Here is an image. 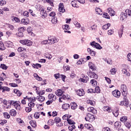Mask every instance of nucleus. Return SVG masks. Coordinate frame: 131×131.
I'll use <instances>...</instances> for the list:
<instances>
[{
    "label": "nucleus",
    "instance_id": "nucleus-1",
    "mask_svg": "<svg viewBox=\"0 0 131 131\" xmlns=\"http://www.w3.org/2000/svg\"><path fill=\"white\" fill-rule=\"evenodd\" d=\"M123 101H121L120 103V106H126V107H128L129 102L127 99V97H126V96H123Z\"/></svg>",
    "mask_w": 131,
    "mask_h": 131
},
{
    "label": "nucleus",
    "instance_id": "nucleus-2",
    "mask_svg": "<svg viewBox=\"0 0 131 131\" xmlns=\"http://www.w3.org/2000/svg\"><path fill=\"white\" fill-rule=\"evenodd\" d=\"M121 92L123 96H126L127 95V87L125 84H123L121 85Z\"/></svg>",
    "mask_w": 131,
    "mask_h": 131
},
{
    "label": "nucleus",
    "instance_id": "nucleus-3",
    "mask_svg": "<svg viewBox=\"0 0 131 131\" xmlns=\"http://www.w3.org/2000/svg\"><path fill=\"white\" fill-rule=\"evenodd\" d=\"M85 120L86 121H89V122H93L95 120V116L91 115V114H88L85 117Z\"/></svg>",
    "mask_w": 131,
    "mask_h": 131
},
{
    "label": "nucleus",
    "instance_id": "nucleus-4",
    "mask_svg": "<svg viewBox=\"0 0 131 131\" xmlns=\"http://www.w3.org/2000/svg\"><path fill=\"white\" fill-rule=\"evenodd\" d=\"M90 46L93 47V48H96L97 50H102V48L101 47L100 44L96 42L95 41L90 43Z\"/></svg>",
    "mask_w": 131,
    "mask_h": 131
},
{
    "label": "nucleus",
    "instance_id": "nucleus-5",
    "mask_svg": "<svg viewBox=\"0 0 131 131\" xmlns=\"http://www.w3.org/2000/svg\"><path fill=\"white\" fill-rule=\"evenodd\" d=\"M20 43H22V45L27 46V47H30V46H32V42L30 40H21L20 41Z\"/></svg>",
    "mask_w": 131,
    "mask_h": 131
},
{
    "label": "nucleus",
    "instance_id": "nucleus-6",
    "mask_svg": "<svg viewBox=\"0 0 131 131\" xmlns=\"http://www.w3.org/2000/svg\"><path fill=\"white\" fill-rule=\"evenodd\" d=\"M18 32L16 33L17 36H19V37H23L24 35L23 34V32H24V28L21 27L18 30Z\"/></svg>",
    "mask_w": 131,
    "mask_h": 131
},
{
    "label": "nucleus",
    "instance_id": "nucleus-7",
    "mask_svg": "<svg viewBox=\"0 0 131 131\" xmlns=\"http://www.w3.org/2000/svg\"><path fill=\"white\" fill-rule=\"evenodd\" d=\"M112 94L114 97H115V98H119V97H120V95H121L120 92L118 90H115L113 91Z\"/></svg>",
    "mask_w": 131,
    "mask_h": 131
},
{
    "label": "nucleus",
    "instance_id": "nucleus-8",
    "mask_svg": "<svg viewBox=\"0 0 131 131\" xmlns=\"http://www.w3.org/2000/svg\"><path fill=\"white\" fill-rule=\"evenodd\" d=\"M89 76L91 78H94L95 79H97L98 77L96 73L93 72L91 71L89 72Z\"/></svg>",
    "mask_w": 131,
    "mask_h": 131
},
{
    "label": "nucleus",
    "instance_id": "nucleus-9",
    "mask_svg": "<svg viewBox=\"0 0 131 131\" xmlns=\"http://www.w3.org/2000/svg\"><path fill=\"white\" fill-rule=\"evenodd\" d=\"M48 99L53 102V101L57 100V96L53 94H50L48 95Z\"/></svg>",
    "mask_w": 131,
    "mask_h": 131
},
{
    "label": "nucleus",
    "instance_id": "nucleus-10",
    "mask_svg": "<svg viewBox=\"0 0 131 131\" xmlns=\"http://www.w3.org/2000/svg\"><path fill=\"white\" fill-rule=\"evenodd\" d=\"M84 91L83 89H79L77 91V95L79 96V97H82V96H84Z\"/></svg>",
    "mask_w": 131,
    "mask_h": 131
},
{
    "label": "nucleus",
    "instance_id": "nucleus-11",
    "mask_svg": "<svg viewBox=\"0 0 131 131\" xmlns=\"http://www.w3.org/2000/svg\"><path fill=\"white\" fill-rule=\"evenodd\" d=\"M58 11L60 13H64L65 12V9H64V5H63L62 4H59Z\"/></svg>",
    "mask_w": 131,
    "mask_h": 131
},
{
    "label": "nucleus",
    "instance_id": "nucleus-12",
    "mask_svg": "<svg viewBox=\"0 0 131 131\" xmlns=\"http://www.w3.org/2000/svg\"><path fill=\"white\" fill-rule=\"evenodd\" d=\"M107 13H110V16H115V11L111 8H108Z\"/></svg>",
    "mask_w": 131,
    "mask_h": 131
},
{
    "label": "nucleus",
    "instance_id": "nucleus-13",
    "mask_svg": "<svg viewBox=\"0 0 131 131\" xmlns=\"http://www.w3.org/2000/svg\"><path fill=\"white\" fill-rule=\"evenodd\" d=\"M45 99H46V98L42 96H37L36 97V100L39 101L40 103H42V102H43V101H45Z\"/></svg>",
    "mask_w": 131,
    "mask_h": 131
},
{
    "label": "nucleus",
    "instance_id": "nucleus-14",
    "mask_svg": "<svg viewBox=\"0 0 131 131\" xmlns=\"http://www.w3.org/2000/svg\"><path fill=\"white\" fill-rule=\"evenodd\" d=\"M89 66L90 69H91V70H92L93 71L96 70V66L94 63H93V62H90L89 63Z\"/></svg>",
    "mask_w": 131,
    "mask_h": 131
},
{
    "label": "nucleus",
    "instance_id": "nucleus-15",
    "mask_svg": "<svg viewBox=\"0 0 131 131\" xmlns=\"http://www.w3.org/2000/svg\"><path fill=\"white\" fill-rule=\"evenodd\" d=\"M83 76V78H80V80L82 82L86 83L89 81V77L84 76V75H82Z\"/></svg>",
    "mask_w": 131,
    "mask_h": 131
},
{
    "label": "nucleus",
    "instance_id": "nucleus-16",
    "mask_svg": "<svg viewBox=\"0 0 131 131\" xmlns=\"http://www.w3.org/2000/svg\"><path fill=\"white\" fill-rule=\"evenodd\" d=\"M88 111L89 112H92L93 114H97V110H96L93 107H89L88 108Z\"/></svg>",
    "mask_w": 131,
    "mask_h": 131
},
{
    "label": "nucleus",
    "instance_id": "nucleus-17",
    "mask_svg": "<svg viewBox=\"0 0 131 131\" xmlns=\"http://www.w3.org/2000/svg\"><path fill=\"white\" fill-rule=\"evenodd\" d=\"M119 108H118V107H116V109L114 110V112H113V115H114V116H115V117H117V116H118V115H119Z\"/></svg>",
    "mask_w": 131,
    "mask_h": 131
},
{
    "label": "nucleus",
    "instance_id": "nucleus-18",
    "mask_svg": "<svg viewBox=\"0 0 131 131\" xmlns=\"http://www.w3.org/2000/svg\"><path fill=\"white\" fill-rule=\"evenodd\" d=\"M64 92H62V90L58 89L55 92V95L58 96V97H60V96H62Z\"/></svg>",
    "mask_w": 131,
    "mask_h": 131
},
{
    "label": "nucleus",
    "instance_id": "nucleus-19",
    "mask_svg": "<svg viewBox=\"0 0 131 131\" xmlns=\"http://www.w3.org/2000/svg\"><path fill=\"white\" fill-rule=\"evenodd\" d=\"M62 109H64V110H68L69 108H70V104L68 103H64L62 106Z\"/></svg>",
    "mask_w": 131,
    "mask_h": 131
},
{
    "label": "nucleus",
    "instance_id": "nucleus-20",
    "mask_svg": "<svg viewBox=\"0 0 131 131\" xmlns=\"http://www.w3.org/2000/svg\"><path fill=\"white\" fill-rule=\"evenodd\" d=\"M21 23L22 24H24V25H28V24H29V19L28 18H23L21 19Z\"/></svg>",
    "mask_w": 131,
    "mask_h": 131
},
{
    "label": "nucleus",
    "instance_id": "nucleus-21",
    "mask_svg": "<svg viewBox=\"0 0 131 131\" xmlns=\"http://www.w3.org/2000/svg\"><path fill=\"white\" fill-rule=\"evenodd\" d=\"M71 107L72 110H75V109L77 108V104H76L75 102H72L71 103Z\"/></svg>",
    "mask_w": 131,
    "mask_h": 131
},
{
    "label": "nucleus",
    "instance_id": "nucleus-22",
    "mask_svg": "<svg viewBox=\"0 0 131 131\" xmlns=\"http://www.w3.org/2000/svg\"><path fill=\"white\" fill-rule=\"evenodd\" d=\"M95 12L96 14H98V15H102V14H103L102 10H101V9H100L99 8H95Z\"/></svg>",
    "mask_w": 131,
    "mask_h": 131
},
{
    "label": "nucleus",
    "instance_id": "nucleus-23",
    "mask_svg": "<svg viewBox=\"0 0 131 131\" xmlns=\"http://www.w3.org/2000/svg\"><path fill=\"white\" fill-rule=\"evenodd\" d=\"M126 14L124 12H122L121 13V17H120V20H122V21H123L124 19H126Z\"/></svg>",
    "mask_w": 131,
    "mask_h": 131
},
{
    "label": "nucleus",
    "instance_id": "nucleus-24",
    "mask_svg": "<svg viewBox=\"0 0 131 131\" xmlns=\"http://www.w3.org/2000/svg\"><path fill=\"white\" fill-rule=\"evenodd\" d=\"M33 76L35 78H36V79H37V80H38L39 81H41V80H42V78L39 77L38 75L36 73H34Z\"/></svg>",
    "mask_w": 131,
    "mask_h": 131
},
{
    "label": "nucleus",
    "instance_id": "nucleus-25",
    "mask_svg": "<svg viewBox=\"0 0 131 131\" xmlns=\"http://www.w3.org/2000/svg\"><path fill=\"white\" fill-rule=\"evenodd\" d=\"M8 103H9L10 105H12V106H14V107H15V105L18 103V101H15L14 100H9Z\"/></svg>",
    "mask_w": 131,
    "mask_h": 131
},
{
    "label": "nucleus",
    "instance_id": "nucleus-26",
    "mask_svg": "<svg viewBox=\"0 0 131 131\" xmlns=\"http://www.w3.org/2000/svg\"><path fill=\"white\" fill-rule=\"evenodd\" d=\"M10 114L11 116H16L17 115V112L15 110H11L10 111Z\"/></svg>",
    "mask_w": 131,
    "mask_h": 131
},
{
    "label": "nucleus",
    "instance_id": "nucleus-27",
    "mask_svg": "<svg viewBox=\"0 0 131 131\" xmlns=\"http://www.w3.org/2000/svg\"><path fill=\"white\" fill-rule=\"evenodd\" d=\"M110 26H111V24L108 23L106 25H105L102 26V29L103 30H107V29H108V28H109Z\"/></svg>",
    "mask_w": 131,
    "mask_h": 131
},
{
    "label": "nucleus",
    "instance_id": "nucleus-28",
    "mask_svg": "<svg viewBox=\"0 0 131 131\" xmlns=\"http://www.w3.org/2000/svg\"><path fill=\"white\" fill-rule=\"evenodd\" d=\"M40 14L44 16L45 18H46V17H47V12H46V11L45 10V9H42L41 10V11H40Z\"/></svg>",
    "mask_w": 131,
    "mask_h": 131
},
{
    "label": "nucleus",
    "instance_id": "nucleus-29",
    "mask_svg": "<svg viewBox=\"0 0 131 131\" xmlns=\"http://www.w3.org/2000/svg\"><path fill=\"white\" fill-rule=\"evenodd\" d=\"M14 93H15V94H16V95H17V96H18V97H20V96H21V95H22V92H21L18 89H15L14 90Z\"/></svg>",
    "mask_w": 131,
    "mask_h": 131
},
{
    "label": "nucleus",
    "instance_id": "nucleus-30",
    "mask_svg": "<svg viewBox=\"0 0 131 131\" xmlns=\"http://www.w3.org/2000/svg\"><path fill=\"white\" fill-rule=\"evenodd\" d=\"M127 120V117L126 116H123L120 118V121H121L122 122H126Z\"/></svg>",
    "mask_w": 131,
    "mask_h": 131
},
{
    "label": "nucleus",
    "instance_id": "nucleus-31",
    "mask_svg": "<svg viewBox=\"0 0 131 131\" xmlns=\"http://www.w3.org/2000/svg\"><path fill=\"white\" fill-rule=\"evenodd\" d=\"M51 22L52 24H57L58 23V20L57 19V17H54L52 18Z\"/></svg>",
    "mask_w": 131,
    "mask_h": 131
},
{
    "label": "nucleus",
    "instance_id": "nucleus-32",
    "mask_svg": "<svg viewBox=\"0 0 131 131\" xmlns=\"http://www.w3.org/2000/svg\"><path fill=\"white\" fill-rule=\"evenodd\" d=\"M5 49H6V48H5L4 43H3L2 41H0V50L1 51H4V50H5Z\"/></svg>",
    "mask_w": 131,
    "mask_h": 131
},
{
    "label": "nucleus",
    "instance_id": "nucleus-33",
    "mask_svg": "<svg viewBox=\"0 0 131 131\" xmlns=\"http://www.w3.org/2000/svg\"><path fill=\"white\" fill-rule=\"evenodd\" d=\"M3 115L5 117V118H6V119H9L10 118V117H11V116H10L9 113H8L7 112L4 113Z\"/></svg>",
    "mask_w": 131,
    "mask_h": 131
},
{
    "label": "nucleus",
    "instance_id": "nucleus-34",
    "mask_svg": "<svg viewBox=\"0 0 131 131\" xmlns=\"http://www.w3.org/2000/svg\"><path fill=\"white\" fill-rule=\"evenodd\" d=\"M30 123L32 127H36V122L34 121H30Z\"/></svg>",
    "mask_w": 131,
    "mask_h": 131
},
{
    "label": "nucleus",
    "instance_id": "nucleus-35",
    "mask_svg": "<svg viewBox=\"0 0 131 131\" xmlns=\"http://www.w3.org/2000/svg\"><path fill=\"white\" fill-rule=\"evenodd\" d=\"M90 82L91 83H92V85H93L94 86H96V85L98 83V82H97V81H96V80L95 79L91 80Z\"/></svg>",
    "mask_w": 131,
    "mask_h": 131
},
{
    "label": "nucleus",
    "instance_id": "nucleus-36",
    "mask_svg": "<svg viewBox=\"0 0 131 131\" xmlns=\"http://www.w3.org/2000/svg\"><path fill=\"white\" fill-rule=\"evenodd\" d=\"M122 72L124 74H126L127 76H129L130 75V74L129 73H127V71L125 69H123L122 70Z\"/></svg>",
    "mask_w": 131,
    "mask_h": 131
},
{
    "label": "nucleus",
    "instance_id": "nucleus-37",
    "mask_svg": "<svg viewBox=\"0 0 131 131\" xmlns=\"http://www.w3.org/2000/svg\"><path fill=\"white\" fill-rule=\"evenodd\" d=\"M118 34H119V37L120 38L122 37V34H123V28L119 30Z\"/></svg>",
    "mask_w": 131,
    "mask_h": 131
},
{
    "label": "nucleus",
    "instance_id": "nucleus-38",
    "mask_svg": "<svg viewBox=\"0 0 131 131\" xmlns=\"http://www.w3.org/2000/svg\"><path fill=\"white\" fill-rule=\"evenodd\" d=\"M40 115V112H36L34 114V117L36 119L39 118V116Z\"/></svg>",
    "mask_w": 131,
    "mask_h": 131
},
{
    "label": "nucleus",
    "instance_id": "nucleus-39",
    "mask_svg": "<svg viewBox=\"0 0 131 131\" xmlns=\"http://www.w3.org/2000/svg\"><path fill=\"white\" fill-rule=\"evenodd\" d=\"M94 92L97 94H100V93H101V89H100V87H99V86H96Z\"/></svg>",
    "mask_w": 131,
    "mask_h": 131
},
{
    "label": "nucleus",
    "instance_id": "nucleus-40",
    "mask_svg": "<svg viewBox=\"0 0 131 131\" xmlns=\"http://www.w3.org/2000/svg\"><path fill=\"white\" fill-rule=\"evenodd\" d=\"M103 110L105 112H110L111 108L109 106H104L103 107Z\"/></svg>",
    "mask_w": 131,
    "mask_h": 131
},
{
    "label": "nucleus",
    "instance_id": "nucleus-41",
    "mask_svg": "<svg viewBox=\"0 0 131 131\" xmlns=\"http://www.w3.org/2000/svg\"><path fill=\"white\" fill-rule=\"evenodd\" d=\"M125 14H126V15L127 16H131V10L129 9H127L125 11Z\"/></svg>",
    "mask_w": 131,
    "mask_h": 131
},
{
    "label": "nucleus",
    "instance_id": "nucleus-42",
    "mask_svg": "<svg viewBox=\"0 0 131 131\" xmlns=\"http://www.w3.org/2000/svg\"><path fill=\"white\" fill-rule=\"evenodd\" d=\"M54 121L56 123H59V122H61V119L58 117H56L54 119Z\"/></svg>",
    "mask_w": 131,
    "mask_h": 131
},
{
    "label": "nucleus",
    "instance_id": "nucleus-43",
    "mask_svg": "<svg viewBox=\"0 0 131 131\" xmlns=\"http://www.w3.org/2000/svg\"><path fill=\"white\" fill-rule=\"evenodd\" d=\"M74 128H75V125H70L68 127V129L70 131H73Z\"/></svg>",
    "mask_w": 131,
    "mask_h": 131
},
{
    "label": "nucleus",
    "instance_id": "nucleus-44",
    "mask_svg": "<svg viewBox=\"0 0 131 131\" xmlns=\"http://www.w3.org/2000/svg\"><path fill=\"white\" fill-rule=\"evenodd\" d=\"M70 117H71V116H70L68 118V115H65L62 117V119L63 120H67V121H68V119H69V118H70Z\"/></svg>",
    "mask_w": 131,
    "mask_h": 131
},
{
    "label": "nucleus",
    "instance_id": "nucleus-45",
    "mask_svg": "<svg viewBox=\"0 0 131 131\" xmlns=\"http://www.w3.org/2000/svg\"><path fill=\"white\" fill-rule=\"evenodd\" d=\"M0 67L4 70H7V69H8V67H7V66H6L5 64H1Z\"/></svg>",
    "mask_w": 131,
    "mask_h": 131
},
{
    "label": "nucleus",
    "instance_id": "nucleus-46",
    "mask_svg": "<svg viewBox=\"0 0 131 131\" xmlns=\"http://www.w3.org/2000/svg\"><path fill=\"white\" fill-rule=\"evenodd\" d=\"M47 3H48V4H50L52 7H54V0H46Z\"/></svg>",
    "mask_w": 131,
    "mask_h": 131
},
{
    "label": "nucleus",
    "instance_id": "nucleus-47",
    "mask_svg": "<svg viewBox=\"0 0 131 131\" xmlns=\"http://www.w3.org/2000/svg\"><path fill=\"white\" fill-rule=\"evenodd\" d=\"M103 17V18H106V19H110V16H109L107 13H104Z\"/></svg>",
    "mask_w": 131,
    "mask_h": 131
},
{
    "label": "nucleus",
    "instance_id": "nucleus-48",
    "mask_svg": "<svg viewBox=\"0 0 131 131\" xmlns=\"http://www.w3.org/2000/svg\"><path fill=\"white\" fill-rule=\"evenodd\" d=\"M34 105H35L34 102L32 101H30V102L28 103L29 107L31 108H33L34 107Z\"/></svg>",
    "mask_w": 131,
    "mask_h": 131
},
{
    "label": "nucleus",
    "instance_id": "nucleus-49",
    "mask_svg": "<svg viewBox=\"0 0 131 131\" xmlns=\"http://www.w3.org/2000/svg\"><path fill=\"white\" fill-rule=\"evenodd\" d=\"M5 92H10V88H9L8 87L4 86L3 93Z\"/></svg>",
    "mask_w": 131,
    "mask_h": 131
},
{
    "label": "nucleus",
    "instance_id": "nucleus-50",
    "mask_svg": "<svg viewBox=\"0 0 131 131\" xmlns=\"http://www.w3.org/2000/svg\"><path fill=\"white\" fill-rule=\"evenodd\" d=\"M28 100L29 101V102H33L34 103V102H35V101H36V99L35 98V97H30L28 98Z\"/></svg>",
    "mask_w": 131,
    "mask_h": 131
},
{
    "label": "nucleus",
    "instance_id": "nucleus-51",
    "mask_svg": "<svg viewBox=\"0 0 131 131\" xmlns=\"http://www.w3.org/2000/svg\"><path fill=\"white\" fill-rule=\"evenodd\" d=\"M87 104H90L92 106H94L95 105V102L92 100H87Z\"/></svg>",
    "mask_w": 131,
    "mask_h": 131
},
{
    "label": "nucleus",
    "instance_id": "nucleus-52",
    "mask_svg": "<svg viewBox=\"0 0 131 131\" xmlns=\"http://www.w3.org/2000/svg\"><path fill=\"white\" fill-rule=\"evenodd\" d=\"M16 110H20L21 107L20 106V104H19V102H17L16 104L14 106Z\"/></svg>",
    "mask_w": 131,
    "mask_h": 131
},
{
    "label": "nucleus",
    "instance_id": "nucleus-53",
    "mask_svg": "<svg viewBox=\"0 0 131 131\" xmlns=\"http://www.w3.org/2000/svg\"><path fill=\"white\" fill-rule=\"evenodd\" d=\"M68 123H69V124H73V125H74V124H75V122H74V121L71 120V119H68Z\"/></svg>",
    "mask_w": 131,
    "mask_h": 131
},
{
    "label": "nucleus",
    "instance_id": "nucleus-54",
    "mask_svg": "<svg viewBox=\"0 0 131 131\" xmlns=\"http://www.w3.org/2000/svg\"><path fill=\"white\" fill-rule=\"evenodd\" d=\"M5 123H7V120H0V124L4 125Z\"/></svg>",
    "mask_w": 131,
    "mask_h": 131
},
{
    "label": "nucleus",
    "instance_id": "nucleus-55",
    "mask_svg": "<svg viewBox=\"0 0 131 131\" xmlns=\"http://www.w3.org/2000/svg\"><path fill=\"white\" fill-rule=\"evenodd\" d=\"M87 93L88 94H93V93H95V92H94V90H93V89H90L87 90Z\"/></svg>",
    "mask_w": 131,
    "mask_h": 131
},
{
    "label": "nucleus",
    "instance_id": "nucleus-56",
    "mask_svg": "<svg viewBox=\"0 0 131 131\" xmlns=\"http://www.w3.org/2000/svg\"><path fill=\"white\" fill-rule=\"evenodd\" d=\"M26 49L24 48L23 47H19L18 48L17 51L19 53H21V52H23V51H25Z\"/></svg>",
    "mask_w": 131,
    "mask_h": 131
},
{
    "label": "nucleus",
    "instance_id": "nucleus-57",
    "mask_svg": "<svg viewBox=\"0 0 131 131\" xmlns=\"http://www.w3.org/2000/svg\"><path fill=\"white\" fill-rule=\"evenodd\" d=\"M32 110V108L30 106L26 107L25 109V111H26V112H28V113H29V112H31Z\"/></svg>",
    "mask_w": 131,
    "mask_h": 131
},
{
    "label": "nucleus",
    "instance_id": "nucleus-58",
    "mask_svg": "<svg viewBox=\"0 0 131 131\" xmlns=\"http://www.w3.org/2000/svg\"><path fill=\"white\" fill-rule=\"evenodd\" d=\"M63 29H66V30H69V26L68 25H65L64 26H62Z\"/></svg>",
    "mask_w": 131,
    "mask_h": 131
},
{
    "label": "nucleus",
    "instance_id": "nucleus-59",
    "mask_svg": "<svg viewBox=\"0 0 131 131\" xmlns=\"http://www.w3.org/2000/svg\"><path fill=\"white\" fill-rule=\"evenodd\" d=\"M125 126H126V127H127V128H130V126H131V124L129 122H125Z\"/></svg>",
    "mask_w": 131,
    "mask_h": 131
},
{
    "label": "nucleus",
    "instance_id": "nucleus-60",
    "mask_svg": "<svg viewBox=\"0 0 131 131\" xmlns=\"http://www.w3.org/2000/svg\"><path fill=\"white\" fill-rule=\"evenodd\" d=\"M23 15L25 17H29V12H28L27 11H26L24 12Z\"/></svg>",
    "mask_w": 131,
    "mask_h": 131
},
{
    "label": "nucleus",
    "instance_id": "nucleus-61",
    "mask_svg": "<svg viewBox=\"0 0 131 131\" xmlns=\"http://www.w3.org/2000/svg\"><path fill=\"white\" fill-rule=\"evenodd\" d=\"M113 33H114V31H113V30H110L107 31V34L108 35H112Z\"/></svg>",
    "mask_w": 131,
    "mask_h": 131
},
{
    "label": "nucleus",
    "instance_id": "nucleus-62",
    "mask_svg": "<svg viewBox=\"0 0 131 131\" xmlns=\"http://www.w3.org/2000/svg\"><path fill=\"white\" fill-rule=\"evenodd\" d=\"M110 72H111L112 74H115V73L116 72V71L115 68H113L111 70Z\"/></svg>",
    "mask_w": 131,
    "mask_h": 131
},
{
    "label": "nucleus",
    "instance_id": "nucleus-63",
    "mask_svg": "<svg viewBox=\"0 0 131 131\" xmlns=\"http://www.w3.org/2000/svg\"><path fill=\"white\" fill-rule=\"evenodd\" d=\"M7 4V2L1 1H0V6H4V5H6Z\"/></svg>",
    "mask_w": 131,
    "mask_h": 131
},
{
    "label": "nucleus",
    "instance_id": "nucleus-64",
    "mask_svg": "<svg viewBox=\"0 0 131 131\" xmlns=\"http://www.w3.org/2000/svg\"><path fill=\"white\" fill-rule=\"evenodd\" d=\"M127 59L129 61H131V54L130 53H129L127 56Z\"/></svg>",
    "mask_w": 131,
    "mask_h": 131
}]
</instances>
